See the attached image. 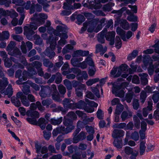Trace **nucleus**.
Wrapping results in <instances>:
<instances>
[{"mask_svg": "<svg viewBox=\"0 0 159 159\" xmlns=\"http://www.w3.org/2000/svg\"><path fill=\"white\" fill-rule=\"evenodd\" d=\"M145 142L144 141H142L140 144V154L142 155L144 152L146 148L145 146Z\"/></svg>", "mask_w": 159, "mask_h": 159, "instance_id": "obj_38", "label": "nucleus"}, {"mask_svg": "<svg viewBox=\"0 0 159 159\" xmlns=\"http://www.w3.org/2000/svg\"><path fill=\"white\" fill-rule=\"evenodd\" d=\"M52 98L53 100L56 101H60L61 100L60 95L57 90L56 85L54 84H52Z\"/></svg>", "mask_w": 159, "mask_h": 159, "instance_id": "obj_20", "label": "nucleus"}, {"mask_svg": "<svg viewBox=\"0 0 159 159\" xmlns=\"http://www.w3.org/2000/svg\"><path fill=\"white\" fill-rule=\"evenodd\" d=\"M50 22L47 21L46 27H47L48 32L50 34L49 38L47 39V43H49L50 46L45 51V54L50 58L54 56L55 53L53 50L57 48L58 52H61V48L66 43V39L68 38L66 34L67 28L64 25H61L57 26L56 30L50 27Z\"/></svg>", "mask_w": 159, "mask_h": 159, "instance_id": "obj_1", "label": "nucleus"}, {"mask_svg": "<svg viewBox=\"0 0 159 159\" xmlns=\"http://www.w3.org/2000/svg\"><path fill=\"white\" fill-rule=\"evenodd\" d=\"M148 75L147 74L144 73H140L139 74V76L134 75L133 76L130 75L126 80H148Z\"/></svg>", "mask_w": 159, "mask_h": 159, "instance_id": "obj_19", "label": "nucleus"}, {"mask_svg": "<svg viewBox=\"0 0 159 159\" xmlns=\"http://www.w3.org/2000/svg\"><path fill=\"white\" fill-rule=\"evenodd\" d=\"M125 134L124 131L121 129H114L112 132V136L114 138H117L123 137Z\"/></svg>", "mask_w": 159, "mask_h": 159, "instance_id": "obj_21", "label": "nucleus"}, {"mask_svg": "<svg viewBox=\"0 0 159 159\" xmlns=\"http://www.w3.org/2000/svg\"><path fill=\"white\" fill-rule=\"evenodd\" d=\"M75 0H66V2L64 3L63 8L65 9H69L72 10L74 9H77L80 8L81 6L80 4L75 3L74 6L71 5L73 2H74ZM79 1V0H76Z\"/></svg>", "mask_w": 159, "mask_h": 159, "instance_id": "obj_11", "label": "nucleus"}, {"mask_svg": "<svg viewBox=\"0 0 159 159\" xmlns=\"http://www.w3.org/2000/svg\"><path fill=\"white\" fill-rule=\"evenodd\" d=\"M64 117L69 119H70L72 120H75L77 118V116L76 115L74 112L72 111L69 112L66 116H64Z\"/></svg>", "mask_w": 159, "mask_h": 159, "instance_id": "obj_36", "label": "nucleus"}, {"mask_svg": "<svg viewBox=\"0 0 159 159\" xmlns=\"http://www.w3.org/2000/svg\"><path fill=\"white\" fill-rule=\"evenodd\" d=\"M108 0H95V1L96 2L98 1V3H97L94 5L93 6V8L96 9L95 10L93 11V13L95 14L98 16H105V14L101 10H97L98 9L100 8L102 6L100 4V2L103 3H105Z\"/></svg>", "mask_w": 159, "mask_h": 159, "instance_id": "obj_13", "label": "nucleus"}, {"mask_svg": "<svg viewBox=\"0 0 159 159\" xmlns=\"http://www.w3.org/2000/svg\"><path fill=\"white\" fill-rule=\"evenodd\" d=\"M7 14L6 15L10 16L11 18H13L11 21L12 25L15 26L18 24V20L16 18L18 16V14L13 10H11L10 11H7Z\"/></svg>", "mask_w": 159, "mask_h": 159, "instance_id": "obj_17", "label": "nucleus"}, {"mask_svg": "<svg viewBox=\"0 0 159 159\" xmlns=\"http://www.w3.org/2000/svg\"><path fill=\"white\" fill-rule=\"evenodd\" d=\"M124 11H125L128 14H131V11L129 10H127L126 7H124L122 8L120 10L118 11L114 10L112 11V13H116V15L118 17L121 16L122 13Z\"/></svg>", "mask_w": 159, "mask_h": 159, "instance_id": "obj_25", "label": "nucleus"}, {"mask_svg": "<svg viewBox=\"0 0 159 159\" xmlns=\"http://www.w3.org/2000/svg\"><path fill=\"white\" fill-rule=\"evenodd\" d=\"M97 117L99 119H102L103 118V111L100 109H99L97 112Z\"/></svg>", "mask_w": 159, "mask_h": 159, "instance_id": "obj_58", "label": "nucleus"}, {"mask_svg": "<svg viewBox=\"0 0 159 159\" xmlns=\"http://www.w3.org/2000/svg\"><path fill=\"white\" fill-rule=\"evenodd\" d=\"M120 25L125 30H128L129 28L128 23L125 20H122L121 21Z\"/></svg>", "mask_w": 159, "mask_h": 159, "instance_id": "obj_37", "label": "nucleus"}, {"mask_svg": "<svg viewBox=\"0 0 159 159\" xmlns=\"http://www.w3.org/2000/svg\"><path fill=\"white\" fill-rule=\"evenodd\" d=\"M143 59V61L144 66H142V67L143 69H146V66L149 63L150 58L149 57L148 55H145L144 56Z\"/></svg>", "mask_w": 159, "mask_h": 159, "instance_id": "obj_32", "label": "nucleus"}, {"mask_svg": "<svg viewBox=\"0 0 159 159\" xmlns=\"http://www.w3.org/2000/svg\"><path fill=\"white\" fill-rule=\"evenodd\" d=\"M27 120L31 124L36 125L38 124V122L34 118H27Z\"/></svg>", "mask_w": 159, "mask_h": 159, "instance_id": "obj_56", "label": "nucleus"}, {"mask_svg": "<svg viewBox=\"0 0 159 159\" xmlns=\"http://www.w3.org/2000/svg\"><path fill=\"white\" fill-rule=\"evenodd\" d=\"M36 74V72L34 70V68H32L29 70V72L24 71L22 75L21 74V71L18 70L16 72V78L23 79L25 80V79H30L31 76L33 75Z\"/></svg>", "mask_w": 159, "mask_h": 159, "instance_id": "obj_9", "label": "nucleus"}, {"mask_svg": "<svg viewBox=\"0 0 159 159\" xmlns=\"http://www.w3.org/2000/svg\"><path fill=\"white\" fill-rule=\"evenodd\" d=\"M27 115L28 116L33 117L35 118H38L39 117V113L37 111H28L27 112Z\"/></svg>", "mask_w": 159, "mask_h": 159, "instance_id": "obj_35", "label": "nucleus"}, {"mask_svg": "<svg viewBox=\"0 0 159 159\" xmlns=\"http://www.w3.org/2000/svg\"><path fill=\"white\" fill-rule=\"evenodd\" d=\"M80 130V128H78L73 133L72 142L74 143H77L80 141H82L86 139V133L82 131L78 134Z\"/></svg>", "mask_w": 159, "mask_h": 159, "instance_id": "obj_8", "label": "nucleus"}, {"mask_svg": "<svg viewBox=\"0 0 159 159\" xmlns=\"http://www.w3.org/2000/svg\"><path fill=\"white\" fill-rule=\"evenodd\" d=\"M125 152L128 155H129L133 153V149L129 147H126L124 149Z\"/></svg>", "mask_w": 159, "mask_h": 159, "instance_id": "obj_48", "label": "nucleus"}, {"mask_svg": "<svg viewBox=\"0 0 159 159\" xmlns=\"http://www.w3.org/2000/svg\"><path fill=\"white\" fill-rule=\"evenodd\" d=\"M133 108L135 110H137L139 106V100L135 99L133 101Z\"/></svg>", "mask_w": 159, "mask_h": 159, "instance_id": "obj_52", "label": "nucleus"}, {"mask_svg": "<svg viewBox=\"0 0 159 159\" xmlns=\"http://www.w3.org/2000/svg\"><path fill=\"white\" fill-rule=\"evenodd\" d=\"M128 66L126 64H122L116 67H113L109 75L110 79L120 77L126 78L129 75Z\"/></svg>", "mask_w": 159, "mask_h": 159, "instance_id": "obj_4", "label": "nucleus"}, {"mask_svg": "<svg viewBox=\"0 0 159 159\" xmlns=\"http://www.w3.org/2000/svg\"><path fill=\"white\" fill-rule=\"evenodd\" d=\"M24 85L23 86V89L22 90L23 93L27 95L31 92L30 90V81L28 80L26 81V83H24Z\"/></svg>", "mask_w": 159, "mask_h": 159, "instance_id": "obj_23", "label": "nucleus"}, {"mask_svg": "<svg viewBox=\"0 0 159 159\" xmlns=\"http://www.w3.org/2000/svg\"><path fill=\"white\" fill-rule=\"evenodd\" d=\"M133 120L134 122L135 126L137 129H139L140 125V120L136 115H134L133 116Z\"/></svg>", "mask_w": 159, "mask_h": 159, "instance_id": "obj_41", "label": "nucleus"}, {"mask_svg": "<svg viewBox=\"0 0 159 159\" xmlns=\"http://www.w3.org/2000/svg\"><path fill=\"white\" fill-rule=\"evenodd\" d=\"M72 100L68 98H65L63 101V104L64 108H66Z\"/></svg>", "mask_w": 159, "mask_h": 159, "instance_id": "obj_57", "label": "nucleus"}, {"mask_svg": "<svg viewBox=\"0 0 159 159\" xmlns=\"http://www.w3.org/2000/svg\"><path fill=\"white\" fill-rule=\"evenodd\" d=\"M122 43L121 40L118 36H116L115 40V47L117 49H119L121 47Z\"/></svg>", "mask_w": 159, "mask_h": 159, "instance_id": "obj_45", "label": "nucleus"}, {"mask_svg": "<svg viewBox=\"0 0 159 159\" xmlns=\"http://www.w3.org/2000/svg\"><path fill=\"white\" fill-rule=\"evenodd\" d=\"M152 99L155 103H157L159 99V93L157 92L154 94L152 96Z\"/></svg>", "mask_w": 159, "mask_h": 159, "instance_id": "obj_63", "label": "nucleus"}, {"mask_svg": "<svg viewBox=\"0 0 159 159\" xmlns=\"http://www.w3.org/2000/svg\"><path fill=\"white\" fill-rule=\"evenodd\" d=\"M66 108H69L71 109H74L76 108V103H75L73 101H71L69 106Z\"/></svg>", "mask_w": 159, "mask_h": 159, "instance_id": "obj_60", "label": "nucleus"}, {"mask_svg": "<svg viewBox=\"0 0 159 159\" xmlns=\"http://www.w3.org/2000/svg\"><path fill=\"white\" fill-rule=\"evenodd\" d=\"M121 80H117V81L111 84H112V92L115 94L117 97L122 98L124 97L125 92L123 90L125 88L127 87L129 83L126 82H121Z\"/></svg>", "mask_w": 159, "mask_h": 159, "instance_id": "obj_5", "label": "nucleus"}, {"mask_svg": "<svg viewBox=\"0 0 159 159\" xmlns=\"http://www.w3.org/2000/svg\"><path fill=\"white\" fill-rule=\"evenodd\" d=\"M132 116V112L130 111H123L121 113L120 117L122 121H124L126 120Z\"/></svg>", "mask_w": 159, "mask_h": 159, "instance_id": "obj_24", "label": "nucleus"}, {"mask_svg": "<svg viewBox=\"0 0 159 159\" xmlns=\"http://www.w3.org/2000/svg\"><path fill=\"white\" fill-rule=\"evenodd\" d=\"M107 49L106 47H103L101 44H98L96 46V52H100L101 55H103L107 51Z\"/></svg>", "mask_w": 159, "mask_h": 159, "instance_id": "obj_27", "label": "nucleus"}, {"mask_svg": "<svg viewBox=\"0 0 159 159\" xmlns=\"http://www.w3.org/2000/svg\"><path fill=\"white\" fill-rule=\"evenodd\" d=\"M35 15L34 18L37 17L38 20L35 23H32L30 25L25 26L24 27V34L26 35L27 39L30 40H35V43L37 44H40L42 43V40L39 35H35L33 37L32 35L35 32L38 27L43 24L45 22L44 20L48 18V16L45 14L40 13L38 16Z\"/></svg>", "mask_w": 159, "mask_h": 159, "instance_id": "obj_2", "label": "nucleus"}, {"mask_svg": "<svg viewBox=\"0 0 159 159\" xmlns=\"http://www.w3.org/2000/svg\"><path fill=\"white\" fill-rule=\"evenodd\" d=\"M62 117H61L57 119L55 118H52L50 120V123L53 125H58L62 122Z\"/></svg>", "mask_w": 159, "mask_h": 159, "instance_id": "obj_30", "label": "nucleus"}, {"mask_svg": "<svg viewBox=\"0 0 159 159\" xmlns=\"http://www.w3.org/2000/svg\"><path fill=\"white\" fill-rule=\"evenodd\" d=\"M58 89L60 94L64 95L65 93L66 89L62 85L60 84L59 85Z\"/></svg>", "mask_w": 159, "mask_h": 159, "instance_id": "obj_54", "label": "nucleus"}, {"mask_svg": "<svg viewBox=\"0 0 159 159\" xmlns=\"http://www.w3.org/2000/svg\"><path fill=\"white\" fill-rule=\"evenodd\" d=\"M147 97L146 92L144 90L142 91L140 93V100L142 103H143L145 102Z\"/></svg>", "mask_w": 159, "mask_h": 159, "instance_id": "obj_39", "label": "nucleus"}, {"mask_svg": "<svg viewBox=\"0 0 159 159\" xmlns=\"http://www.w3.org/2000/svg\"><path fill=\"white\" fill-rule=\"evenodd\" d=\"M134 93L133 92H130L127 93L126 95V100L127 102L130 103L133 98Z\"/></svg>", "mask_w": 159, "mask_h": 159, "instance_id": "obj_50", "label": "nucleus"}, {"mask_svg": "<svg viewBox=\"0 0 159 159\" xmlns=\"http://www.w3.org/2000/svg\"><path fill=\"white\" fill-rule=\"evenodd\" d=\"M141 129L139 131L145 132L147 129V123L144 121H142L141 125Z\"/></svg>", "mask_w": 159, "mask_h": 159, "instance_id": "obj_61", "label": "nucleus"}, {"mask_svg": "<svg viewBox=\"0 0 159 159\" xmlns=\"http://www.w3.org/2000/svg\"><path fill=\"white\" fill-rule=\"evenodd\" d=\"M114 146L117 148H120L122 147V140L121 139H116L113 142Z\"/></svg>", "mask_w": 159, "mask_h": 159, "instance_id": "obj_31", "label": "nucleus"}, {"mask_svg": "<svg viewBox=\"0 0 159 159\" xmlns=\"http://www.w3.org/2000/svg\"><path fill=\"white\" fill-rule=\"evenodd\" d=\"M157 109L155 111L153 114V117L156 120H159V102L156 105Z\"/></svg>", "mask_w": 159, "mask_h": 159, "instance_id": "obj_40", "label": "nucleus"}, {"mask_svg": "<svg viewBox=\"0 0 159 159\" xmlns=\"http://www.w3.org/2000/svg\"><path fill=\"white\" fill-rule=\"evenodd\" d=\"M131 138L134 141H137L139 139V135L138 133L137 132L134 131L131 134Z\"/></svg>", "mask_w": 159, "mask_h": 159, "instance_id": "obj_51", "label": "nucleus"}, {"mask_svg": "<svg viewBox=\"0 0 159 159\" xmlns=\"http://www.w3.org/2000/svg\"><path fill=\"white\" fill-rule=\"evenodd\" d=\"M8 84L7 80H0V92L1 93H4V90Z\"/></svg>", "mask_w": 159, "mask_h": 159, "instance_id": "obj_29", "label": "nucleus"}, {"mask_svg": "<svg viewBox=\"0 0 159 159\" xmlns=\"http://www.w3.org/2000/svg\"><path fill=\"white\" fill-rule=\"evenodd\" d=\"M76 108L83 109L85 111L88 113H91L94 111V109L89 107L87 106V104L84 101L80 100L76 103Z\"/></svg>", "mask_w": 159, "mask_h": 159, "instance_id": "obj_12", "label": "nucleus"}, {"mask_svg": "<svg viewBox=\"0 0 159 159\" xmlns=\"http://www.w3.org/2000/svg\"><path fill=\"white\" fill-rule=\"evenodd\" d=\"M9 33L7 31H3L2 34L0 33V40L8 39L9 37Z\"/></svg>", "mask_w": 159, "mask_h": 159, "instance_id": "obj_43", "label": "nucleus"}, {"mask_svg": "<svg viewBox=\"0 0 159 159\" xmlns=\"http://www.w3.org/2000/svg\"><path fill=\"white\" fill-rule=\"evenodd\" d=\"M13 93V89L12 88V86L10 84H9L6 89L5 95H7L8 97L10 98L12 95Z\"/></svg>", "mask_w": 159, "mask_h": 159, "instance_id": "obj_34", "label": "nucleus"}, {"mask_svg": "<svg viewBox=\"0 0 159 159\" xmlns=\"http://www.w3.org/2000/svg\"><path fill=\"white\" fill-rule=\"evenodd\" d=\"M64 84L68 90H70L72 88V84L69 80H64Z\"/></svg>", "mask_w": 159, "mask_h": 159, "instance_id": "obj_55", "label": "nucleus"}, {"mask_svg": "<svg viewBox=\"0 0 159 159\" xmlns=\"http://www.w3.org/2000/svg\"><path fill=\"white\" fill-rule=\"evenodd\" d=\"M101 25H97V24L93 23H84L83 24V26L82 27L80 33H82L86 30L88 28L87 31L89 32H95L96 33L98 32L102 27V23H104V20L102 19L101 21Z\"/></svg>", "mask_w": 159, "mask_h": 159, "instance_id": "obj_7", "label": "nucleus"}, {"mask_svg": "<svg viewBox=\"0 0 159 159\" xmlns=\"http://www.w3.org/2000/svg\"><path fill=\"white\" fill-rule=\"evenodd\" d=\"M60 128L61 131V133L64 134H67L71 131V130H70V128L69 127H67L66 128H65L64 126H61Z\"/></svg>", "mask_w": 159, "mask_h": 159, "instance_id": "obj_49", "label": "nucleus"}, {"mask_svg": "<svg viewBox=\"0 0 159 159\" xmlns=\"http://www.w3.org/2000/svg\"><path fill=\"white\" fill-rule=\"evenodd\" d=\"M34 66L36 68L37 70H40V72H39V75L41 76L43 74V72L42 71V69L40 67L42 66V64L38 61H35L34 62Z\"/></svg>", "mask_w": 159, "mask_h": 159, "instance_id": "obj_33", "label": "nucleus"}, {"mask_svg": "<svg viewBox=\"0 0 159 159\" xmlns=\"http://www.w3.org/2000/svg\"><path fill=\"white\" fill-rule=\"evenodd\" d=\"M63 124L64 125L67 126L69 127L70 130L72 131L75 129V126L73 125V120L70 119H69L64 116V117Z\"/></svg>", "mask_w": 159, "mask_h": 159, "instance_id": "obj_22", "label": "nucleus"}, {"mask_svg": "<svg viewBox=\"0 0 159 159\" xmlns=\"http://www.w3.org/2000/svg\"><path fill=\"white\" fill-rule=\"evenodd\" d=\"M12 3L16 5L23 6L24 5L25 8L27 10L30 8L31 4L30 1H28L26 3H25L22 0H12Z\"/></svg>", "mask_w": 159, "mask_h": 159, "instance_id": "obj_18", "label": "nucleus"}, {"mask_svg": "<svg viewBox=\"0 0 159 159\" xmlns=\"http://www.w3.org/2000/svg\"><path fill=\"white\" fill-rule=\"evenodd\" d=\"M114 5V3L112 4H108L107 5H105L104 6L103 8L105 11H110L111 10V7Z\"/></svg>", "mask_w": 159, "mask_h": 159, "instance_id": "obj_62", "label": "nucleus"}, {"mask_svg": "<svg viewBox=\"0 0 159 159\" xmlns=\"http://www.w3.org/2000/svg\"><path fill=\"white\" fill-rule=\"evenodd\" d=\"M89 52L87 51H82L81 50H78L75 52L72 56L73 58L71 60L72 65L74 66L80 67L82 69H84L86 68L87 63L89 65V63L91 65L90 61L87 59L90 57H87L86 59L82 63H78L83 60V58L80 57V56H86L89 54Z\"/></svg>", "mask_w": 159, "mask_h": 159, "instance_id": "obj_3", "label": "nucleus"}, {"mask_svg": "<svg viewBox=\"0 0 159 159\" xmlns=\"http://www.w3.org/2000/svg\"><path fill=\"white\" fill-rule=\"evenodd\" d=\"M15 45L14 42H11L7 48V50L8 51V54L12 56L20 55V52L17 48H16L15 49H13Z\"/></svg>", "mask_w": 159, "mask_h": 159, "instance_id": "obj_14", "label": "nucleus"}, {"mask_svg": "<svg viewBox=\"0 0 159 159\" xmlns=\"http://www.w3.org/2000/svg\"><path fill=\"white\" fill-rule=\"evenodd\" d=\"M52 91V86L51 88L48 86L46 87L41 89L39 94L43 98L49 97L51 96Z\"/></svg>", "mask_w": 159, "mask_h": 159, "instance_id": "obj_15", "label": "nucleus"}, {"mask_svg": "<svg viewBox=\"0 0 159 159\" xmlns=\"http://www.w3.org/2000/svg\"><path fill=\"white\" fill-rule=\"evenodd\" d=\"M12 102L17 107H19L21 105L20 101L18 98L15 97H12L11 98Z\"/></svg>", "mask_w": 159, "mask_h": 159, "instance_id": "obj_46", "label": "nucleus"}, {"mask_svg": "<svg viewBox=\"0 0 159 159\" xmlns=\"http://www.w3.org/2000/svg\"><path fill=\"white\" fill-rule=\"evenodd\" d=\"M154 66L152 63H149V67L148 69L149 74L151 75H152L154 72Z\"/></svg>", "mask_w": 159, "mask_h": 159, "instance_id": "obj_64", "label": "nucleus"}, {"mask_svg": "<svg viewBox=\"0 0 159 159\" xmlns=\"http://www.w3.org/2000/svg\"><path fill=\"white\" fill-rule=\"evenodd\" d=\"M85 101L87 103V104L91 107H97L98 106V104L93 101H90L89 99L86 98Z\"/></svg>", "mask_w": 159, "mask_h": 159, "instance_id": "obj_53", "label": "nucleus"}, {"mask_svg": "<svg viewBox=\"0 0 159 159\" xmlns=\"http://www.w3.org/2000/svg\"><path fill=\"white\" fill-rule=\"evenodd\" d=\"M87 60H89L90 61L91 65L89 64V66H90V67L91 68H89V75L90 76H92L94 74L96 70L94 67V63L91 58H89L87 59Z\"/></svg>", "mask_w": 159, "mask_h": 159, "instance_id": "obj_26", "label": "nucleus"}, {"mask_svg": "<svg viewBox=\"0 0 159 159\" xmlns=\"http://www.w3.org/2000/svg\"><path fill=\"white\" fill-rule=\"evenodd\" d=\"M52 103V100L49 98L43 100L42 101V105L44 106H46L47 108L48 107L49 105H50Z\"/></svg>", "mask_w": 159, "mask_h": 159, "instance_id": "obj_42", "label": "nucleus"}, {"mask_svg": "<svg viewBox=\"0 0 159 159\" xmlns=\"http://www.w3.org/2000/svg\"><path fill=\"white\" fill-rule=\"evenodd\" d=\"M116 32L117 34L120 35L122 39L124 41L130 38L133 34V33L131 31H128L125 34V31L120 27H118Z\"/></svg>", "mask_w": 159, "mask_h": 159, "instance_id": "obj_10", "label": "nucleus"}, {"mask_svg": "<svg viewBox=\"0 0 159 159\" xmlns=\"http://www.w3.org/2000/svg\"><path fill=\"white\" fill-rule=\"evenodd\" d=\"M123 109V106L121 103H120L116 106L115 113H117V114H120Z\"/></svg>", "mask_w": 159, "mask_h": 159, "instance_id": "obj_44", "label": "nucleus"}, {"mask_svg": "<svg viewBox=\"0 0 159 159\" xmlns=\"http://www.w3.org/2000/svg\"><path fill=\"white\" fill-rule=\"evenodd\" d=\"M36 104L37 107L39 110L43 112L45 110V108L41 104V102L39 101H37L36 102Z\"/></svg>", "mask_w": 159, "mask_h": 159, "instance_id": "obj_59", "label": "nucleus"}, {"mask_svg": "<svg viewBox=\"0 0 159 159\" xmlns=\"http://www.w3.org/2000/svg\"><path fill=\"white\" fill-rule=\"evenodd\" d=\"M17 11L21 14V17L18 22V25H20L22 24L25 17L24 15L23 14L24 12V9L21 7H19L17 9Z\"/></svg>", "mask_w": 159, "mask_h": 159, "instance_id": "obj_28", "label": "nucleus"}, {"mask_svg": "<svg viewBox=\"0 0 159 159\" xmlns=\"http://www.w3.org/2000/svg\"><path fill=\"white\" fill-rule=\"evenodd\" d=\"M116 35V33L114 31L107 32L106 29H104L98 35V38L99 42L104 43L105 37L106 39L109 41V44L111 45H113L114 44V39Z\"/></svg>", "mask_w": 159, "mask_h": 159, "instance_id": "obj_6", "label": "nucleus"}, {"mask_svg": "<svg viewBox=\"0 0 159 159\" xmlns=\"http://www.w3.org/2000/svg\"><path fill=\"white\" fill-rule=\"evenodd\" d=\"M73 48V46L70 44H68L63 48L62 52L64 54L68 52H69L70 50L72 49Z\"/></svg>", "mask_w": 159, "mask_h": 159, "instance_id": "obj_47", "label": "nucleus"}, {"mask_svg": "<svg viewBox=\"0 0 159 159\" xmlns=\"http://www.w3.org/2000/svg\"><path fill=\"white\" fill-rule=\"evenodd\" d=\"M16 97L18 98H20L21 102L24 106L27 107L30 106V102L27 99L26 96L23 95L21 92H18L16 94Z\"/></svg>", "mask_w": 159, "mask_h": 159, "instance_id": "obj_16", "label": "nucleus"}]
</instances>
